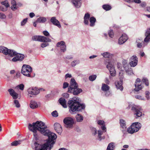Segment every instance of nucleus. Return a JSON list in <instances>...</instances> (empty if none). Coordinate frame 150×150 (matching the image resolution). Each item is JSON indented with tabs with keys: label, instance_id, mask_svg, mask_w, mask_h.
<instances>
[{
	"label": "nucleus",
	"instance_id": "obj_1",
	"mask_svg": "<svg viewBox=\"0 0 150 150\" xmlns=\"http://www.w3.org/2000/svg\"><path fill=\"white\" fill-rule=\"evenodd\" d=\"M43 134L48 137L47 142L42 145L35 142L34 145L35 150H50L54 143V141L57 137L55 134L51 132L48 129Z\"/></svg>",
	"mask_w": 150,
	"mask_h": 150
},
{
	"label": "nucleus",
	"instance_id": "obj_2",
	"mask_svg": "<svg viewBox=\"0 0 150 150\" xmlns=\"http://www.w3.org/2000/svg\"><path fill=\"white\" fill-rule=\"evenodd\" d=\"M28 128L29 130L33 133L34 138L36 141L38 140L40 138L39 131L43 134L47 129L45 123L41 121H37L32 124H29Z\"/></svg>",
	"mask_w": 150,
	"mask_h": 150
},
{
	"label": "nucleus",
	"instance_id": "obj_3",
	"mask_svg": "<svg viewBox=\"0 0 150 150\" xmlns=\"http://www.w3.org/2000/svg\"><path fill=\"white\" fill-rule=\"evenodd\" d=\"M73 100H70L68 102V105L69 107V111L70 113L75 111H81L84 110L85 106L84 104L80 103L79 99L76 97L73 98Z\"/></svg>",
	"mask_w": 150,
	"mask_h": 150
},
{
	"label": "nucleus",
	"instance_id": "obj_4",
	"mask_svg": "<svg viewBox=\"0 0 150 150\" xmlns=\"http://www.w3.org/2000/svg\"><path fill=\"white\" fill-rule=\"evenodd\" d=\"M146 38L144 40V42L139 40L137 41V46L139 48L144 47L147 45L148 43L150 41V29H147L145 33Z\"/></svg>",
	"mask_w": 150,
	"mask_h": 150
},
{
	"label": "nucleus",
	"instance_id": "obj_5",
	"mask_svg": "<svg viewBox=\"0 0 150 150\" xmlns=\"http://www.w3.org/2000/svg\"><path fill=\"white\" fill-rule=\"evenodd\" d=\"M110 59L105 60V64L106 68L109 70L111 75L112 76H115L116 75V71L115 69L114 64Z\"/></svg>",
	"mask_w": 150,
	"mask_h": 150
},
{
	"label": "nucleus",
	"instance_id": "obj_6",
	"mask_svg": "<svg viewBox=\"0 0 150 150\" xmlns=\"http://www.w3.org/2000/svg\"><path fill=\"white\" fill-rule=\"evenodd\" d=\"M141 127V124L138 122L132 123L127 129L128 132L132 134L138 132Z\"/></svg>",
	"mask_w": 150,
	"mask_h": 150
},
{
	"label": "nucleus",
	"instance_id": "obj_7",
	"mask_svg": "<svg viewBox=\"0 0 150 150\" xmlns=\"http://www.w3.org/2000/svg\"><path fill=\"white\" fill-rule=\"evenodd\" d=\"M32 71V69L29 65L23 64L22 67L21 73L26 76L31 77V74Z\"/></svg>",
	"mask_w": 150,
	"mask_h": 150
},
{
	"label": "nucleus",
	"instance_id": "obj_8",
	"mask_svg": "<svg viewBox=\"0 0 150 150\" xmlns=\"http://www.w3.org/2000/svg\"><path fill=\"white\" fill-rule=\"evenodd\" d=\"M28 96L30 98H33L40 93L39 89L36 87H30L27 90Z\"/></svg>",
	"mask_w": 150,
	"mask_h": 150
},
{
	"label": "nucleus",
	"instance_id": "obj_9",
	"mask_svg": "<svg viewBox=\"0 0 150 150\" xmlns=\"http://www.w3.org/2000/svg\"><path fill=\"white\" fill-rule=\"evenodd\" d=\"M14 52L15 53V54L13 55L11 57H14L12 59H9L11 61L13 62H16L17 61H22L24 59L25 56V55L20 54L14 51Z\"/></svg>",
	"mask_w": 150,
	"mask_h": 150
},
{
	"label": "nucleus",
	"instance_id": "obj_10",
	"mask_svg": "<svg viewBox=\"0 0 150 150\" xmlns=\"http://www.w3.org/2000/svg\"><path fill=\"white\" fill-rule=\"evenodd\" d=\"M32 40L33 41L46 42H50L51 41V40L48 37L40 35L33 36L32 38Z\"/></svg>",
	"mask_w": 150,
	"mask_h": 150
},
{
	"label": "nucleus",
	"instance_id": "obj_11",
	"mask_svg": "<svg viewBox=\"0 0 150 150\" xmlns=\"http://www.w3.org/2000/svg\"><path fill=\"white\" fill-rule=\"evenodd\" d=\"M0 52H2L4 54L12 57L13 55L15 54L14 51L8 49L6 47L3 46L0 47Z\"/></svg>",
	"mask_w": 150,
	"mask_h": 150
},
{
	"label": "nucleus",
	"instance_id": "obj_12",
	"mask_svg": "<svg viewBox=\"0 0 150 150\" xmlns=\"http://www.w3.org/2000/svg\"><path fill=\"white\" fill-rule=\"evenodd\" d=\"M63 122L66 127L68 128H72L74 124V119L71 117H65L63 120Z\"/></svg>",
	"mask_w": 150,
	"mask_h": 150
},
{
	"label": "nucleus",
	"instance_id": "obj_13",
	"mask_svg": "<svg viewBox=\"0 0 150 150\" xmlns=\"http://www.w3.org/2000/svg\"><path fill=\"white\" fill-rule=\"evenodd\" d=\"M131 110L138 117H140L142 115V113L141 112L142 109L141 107L139 106L134 105L131 108Z\"/></svg>",
	"mask_w": 150,
	"mask_h": 150
},
{
	"label": "nucleus",
	"instance_id": "obj_14",
	"mask_svg": "<svg viewBox=\"0 0 150 150\" xmlns=\"http://www.w3.org/2000/svg\"><path fill=\"white\" fill-rule=\"evenodd\" d=\"M134 86V90L136 91H138L143 88V86L142 84L141 80L139 78H138L136 80Z\"/></svg>",
	"mask_w": 150,
	"mask_h": 150
},
{
	"label": "nucleus",
	"instance_id": "obj_15",
	"mask_svg": "<svg viewBox=\"0 0 150 150\" xmlns=\"http://www.w3.org/2000/svg\"><path fill=\"white\" fill-rule=\"evenodd\" d=\"M78 84L76 83L75 80L73 78L71 79L70 84L68 88V92H71L72 89L78 87Z\"/></svg>",
	"mask_w": 150,
	"mask_h": 150
},
{
	"label": "nucleus",
	"instance_id": "obj_16",
	"mask_svg": "<svg viewBox=\"0 0 150 150\" xmlns=\"http://www.w3.org/2000/svg\"><path fill=\"white\" fill-rule=\"evenodd\" d=\"M138 58L135 55L132 56L130 59L129 64L131 67H134L138 63Z\"/></svg>",
	"mask_w": 150,
	"mask_h": 150
},
{
	"label": "nucleus",
	"instance_id": "obj_17",
	"mask_svg": "<svg viewBox=\"0 0 150 150\" xmlns=\"http://www.w3.org/2000/svg\"><path fill=\"white\" fill-rule=\"evenodd\" d=\"M110 88V87L107 84L104 83H102L101 89L103 91L105 92V95L106 96H108L110 95V93L109 91Z\"/></svg>",
	"mask_w": 150,
	"mask_h": 150
},
{
	"label": "nucleus",
	"instance_id": "obj_18",
	"mask_svg": "<svg viewBox=\"0 0 150 150\" xmlns=\"http://www.w3.org/2000/svg\"><path fill=\"white\" fill-rule=\"evenodd\" d=\"M123 67L126 74L130 76L134 75V73L132 68L128 66L127 63L124 65Z\"/></svg>",
	"mask_w": 150,
	"mask_h": 150
},
{
	"label": "nucleus",
	"instance_id": "obj_19",
	"mask_svg": "<svg viewBox=\"0 0 150 150\" xmlns=\"http://www.w3.org/2000/svg\"><path fill=\"white\" fill-rule=\"evenodd\" d=\"M73 6L76 8H80L82 4V0H70Z\"/></svg>",
	"mask_w": 150,
	"mask_h": 150
},
{
	"label": "nucleus",
	"instance_id": "obj_20",
	"mask_svg": "<svg viewBox=\"0 0 150 150\" xmlns=\"http://www.w3.org/2000/svg\"><path fill=\"white\" fill-rule=\"evenodd\" d=\"M128 36L125 34H123L118 40V43L119 45H122L125 43L128 39Z\"/></svg>",
	"mask_w": 150,
	"mask_h": 150
},
{
	"label": "nucleus",
	"instance_id": "obj_21",
	"mask_svg": "<svg viewBox=\"0 0 150 150\" xmlns=\"http://www.w3.org/2000/svg\"><path fill=\"white\" fill-rule=\"evenodd\" d=\"M115 84L117 89H119L121 91L123 90V87L122 86L123 84L122 79H120L119 81H115Z\"/></svg>",
	"mask_w": 150,
	"mask_h": 150
},
{
	"label": "nucleus",
	"instance_id": "obj_22",
	"mask_svg": "<svg viewBox=\"0 0 150 150\" xmlns=\"http://www.w3.org/2000/svg\"><path fill=\"white\" fill-rule=\"evenodd\" d=\"M50 21L54 25L56 26L59 28L61 27L59 21L56 19L55 17H53L50 19Z\"/></svg>",
	"mask_w": 150,
	"mask_h": 150
},
{
	"label": "nucleus",
	"instance_id": "obj_23",
	"mask_svg": "<svg viewBox=\"0 0 150 150\" xmlns=\"http://www.w3.org/2000/svg\"><path fill=\"white\" fill-rule=\"evenodd\" d=\"M54 128L56 131L59 134H61L62 131V127L60 125L57 123H55L54 125Z\"/></svg>",
	"mask_w": 150,
	"mask_h": 150
},
{
	"label": "nucleus",
	"instance_id": "obj_24",
	"mask_svg": "<svg viewBox=\"0 0 150 150\" xmlns=\"http://www.w3.org/2000/svg\"><path fill=\"white\" fill-rule=\"evenodd\" d=\"M90 18V15L88 13H86L85 14L83 18V23L85 25H89V21Z\"/></svg>",
	"mask_w": 150,
	"mask_h": 150
},
{
	"label": "nucleus",
	"instance_id": "obj_25",
	"mask_svg": "<svg viewBox=\"0 0 150 150\" xmlns=\"http://www.w3.org/2000/svg\"><path fill=\"white\" fill-rule=\"evenodd\" d=\"M8 91L12 97L13 99H16L18 98V94L15 92L13 89L10 88L8 90Z\"/></svg>",
	"mask_w": 150,
	"mask_h": 150
},
{
	"label": "nucleus",
	"instance_id": "obj_26",
	"mask_svg": "<svg viewBox=\"0 0 150 150\" xmlns=\"http://www.w3.org/2000/svg\"><path fill=\"white\" fill-rule=\"evenodd\" d=\"M97 124L101 126V129L104 131L106 132V128L105 127V122L102 120H98L97 121Z\"/></svg>",
	"mask_w": 150,
	"mask_h": 150
},
{
	"label": "nucleus",
	"instance_id": "obj_27",
	"mask_svg": "<svg viewBox=\"0 0 150 150\" xmlns=\"http://www.w3.org/2000/svg\"><path fill=\"white\" fill-rule=\"evenodd\" d=\"M82 90L81 88H79L77 87L76 88H74L71 91V92H69L71 93H72L74 95H77L82 92Z\"/></svg>",
	"mask_w": 150,
	"mask_h": 150
},
{
	"label": "nucleus",
	"instance_id": "obj_28",
	"mask_svg": "<svg viewBox=\"0 0 150 150\" xmlns=\"http://www.w3.org/2000/svg\"><path fill=\"white\" fill-rule=\"evenodd\" d=\"M30 107L31 108L34 109L38 107V104L36 101L31 100L30 102Z\"/></svg>",
	"mask_w": 150,
	"mask_h": 150
},
{
	"label": "nucleus",
	"instance_id": "obj_29",
	"mask_svg": "<svg viewBox=\"0 0 150 150\" xmlns=\"http://www.w3.org/2000/svg\"><path fill=\"white\" fill-rule=\"evenodd\" d=\"M59 101L60 104L64 108H66L67 107V101L66 100L63 98H61L59 100Z\"/></svg>",
	"mask_w": 150,
	"mask_h": 150
},
{
	"label": "nucleus",
	"instance_id": "obj_30",
	"mask_svg": "<svg viewBox=\"0 0 150 150\" xmlns=\"http://www.w3.org/2000/svg\"><path fill=\"white\" fill-rule=\"evenodd\" d=\"M96 21V19L95 18L93 17H91L89 19V21L90 24H89V25L91 27H93L95 25V23Z\"/></svg>",
	"mask_w": 150,
	"mask_h": 150
},
{
	"label": "nucleus",
	"instance_id": "obj_31",
	"mask_svg": "<svg viewBox=\"0 0 150 150\" xmlns=\"http://www.w3.org/2000/svg\"><path fill=\"white\" fill-rule=\"evenodd\" d=\"M75 118L77 122H82L83 119V117L79 114H77L75 116Z\"/></svg>",
	"mask_w": 150,
	"mask_h": 150
},
{
	"label": "nucleus",
	"instance_id": "obj_32",
	"mask_svg": "<svg viewBox=\"0 0 150 150\" xmlns=\"http://www.w3.org/2000/svg\"><path fill=\"white\" fill-rule=\"evenodd\" d=\"M115 144L114 142L109 143L107 146V150H113L115 147Z\"/></svg>",
	"mask_w": 150,
	"mask_h": 150
},
{
	"label": "nucleus",
	"instance_id": "obj_33",
	"mask_svg": "<svg viewBox=\"0 0 150 150\" xmlns=\"http://www.w3.org/2000/svg\"><path fill=\"white\" fill-rule=\"evenodd\" d=\"M46 19L45 17H41L38 18L37 20V21L39 23H44L46 21Z\"/></svg>",
	"mask_w": 150,
	"mask_h": 150
},
{
	"label": "nucleus",
	"instance_id": "obj_34",
	"mask_svg": "<svg viewBox=\"0 0 150 150\" xmlns=\"http://www.w3.org/2000/svg\"><path fill=\"white\" fill-rule=\"evenodd\" d=\"M101 55L105 58H109L111 56L112 54L109 52H106L104 53H102L101 54Z\"/></svg>",
	"mask_w": 150,
	"mask_h": 150
},
{
	"label": "nucleus",
	"instance_id": "obj_35",
	"mask_svg": "<svg viewBox=\"0 0 150 150\" xmlns=\"http://www.w3.org/2000/svg\"><path fill=\"white\" fill-rule=\"evenodd\" d=\"M106 132L104 131L103 130L101 131L100 129H99L98 131V138L100 139V140L102 139L101 137V135L103 134V132Z\"/></svg>",
	"mask_w": 150,
	"mask_h": 150
},
{
	"label": "nucleus",
	"instance_id": "obj_36",
	"mask_svg": "<svg viewBox=\"0 0 150 150\" xmlns=\"http://www.w3.org/2000/svg\"><path fill=\"white\" fill-rule=\"evenodd\" d=\"M120 126L123 128H126L125 121L122 119H120Z\"/></svg>",
	"mask_w": 150,
	"mask_h": 150
},
{
	"label": "nucleus",
	"instance_id": "obj_37",
	"mask_svg": "<svg viewBox=\"0 0 150 150\" xmlns=\"http://www.w3.org/2000/svg\"><path fill=\"white\" fill-rule=\"evenodd\" d=\"M102 7L103 9L106 11L110 10L112 8L108 4L104 5Z\"/></svg>",
	"mask_w": 150,
	"mask_h": 150
},
{
	"label": "nucleus",
	"instance_id": "obj_38",
	"mask_svg": "<svg viewBox=\"0 0 150 150\" xmlns=\"http://www.w3.org/2000/svg\"><path fill=\"white\" fill-rule=\"evenodd\" d=\"M24 85L23 84H21L19 85H17L15 87V89L19 88L21 91H23L24 89Z\"/></svg>",
	"mask_w": 150,
	"mask_h": 150
},
{
	"label": "nucleus",
	"instance_id": "obj_39",
	"mask_svg": "<svg viewBox=\"0 0 150 150\" xmlns=\"http://www.w3.org/2000/svg\"><path fill=\"white\" fill-rule=\"evenodd\" d=\"M80 61L79 60H76L72 62L71 63V65L72 67H75L76 65L79 64Z\"/></svg>",
	"mask_w": 150,
	"mask_h": 150
},
{
	"label": "nucleus",
	"instance_id": "obj_40",
	"mask_svg": "<svg viewBox=\"0 0 150 150\" xmlns=\"http://www.w3.org/2000/svg\"><path fill=\"white\" fill-rule=\"evenodd\" d=\"M97 77V76L96 75H93L90 76L88 78V79L91 81H94Z\"/></svg>",
	"mask_w": 150,
	"mask_h": 150
},
{
	"label": "nucleus",
	"instance_id": "obj_41",
	"mask_svg": "<svg viewBox=\"0 0 150 150\" xmlns=\"http://www.w3.org/2000/svg\"><path fill=\"white\" fill-rule=\"evenodd\" d=\"M21 141H15L11 143V145L12 146H17L21 144Z\"/></svg>",
	"mask_w": 150,
	"mask_h": 150
},
{
	"label": "nucleus",
	"instance_id": "obj_42",
	"mask_svg": "<svg viewBox=\"0 0 150 150\" xmlns=\"http://www.w3.org/2000/svg\"><path fill=\"white\" fill-rule=\"evenodd\" d=\"M65 44V42L62 41L58 42L57 43L56 45L57 47L60 48Z\"/></svg>",
	"mask_w": 150,
	"mask_h": 150
},
{
	"label": "nucleus",
	"instance_id": "obj_43",
	"mask_svg": "<svg viewBox=\"0 0 150 150\" xmlns=\"http://www.w3.org/2000/svg\"><path fill=\"white\" fill-rule=\"evenodd\" d=\"M142 81L143 83H144L145 85L148 86L149 85L148 80L146 78H144L142 79Z\"/></svg>",
	"mask_w": 150,
	"mask_h": 150
},
{
	"label": "nucleus",
	"instance_id": "obj_44",
	"mask_svg": "<svg viewBox=\"0 0 150 150\" xmlns=\"http://www.w3.org/2000/svg\"><path fill=\"white\" fill-rule=\"evenodd\" d=\"M60 48V51L62 52H65L66 51V46L65 44L64 45Z\"/></svg>",
	"mask_w": 150,
	"mask_h": 150
},
{
	"label": "nucleus",
	"instance_id": "obj_45",
	"mask_svg": "<svg viewBox=\"0 0 150 150\" xmlns=\"http://www.w3.org/2000/svg\"><path fill=\"white\" fill-rule=\"evenodd\" d=\"M14 103L16 107L18 108L20 107V105L18 100H15L14 101Z\"/></svg>",
	"mask_w": 150,
	"mask_h": 150
},
{
	"label": "nucleus",
	"instance_id": "obj_46",
	"mask_svg": "<svg viewBox=\"0 0 150 150\" xmlns=\"http://www.w3.org/2000/svg\"><path fill=\"white\" fill-rule=\"evenodd\" d=\"M1 4L3 5V6L6 7V8H8V7L9 6V5L8 3V2L7 1H2L1 2Z\"/></svg>",
	"mask_w": 150,
	"mask_h": 150
},
{
	"label": "nucleus",
	"instance_id": "obj_47",
	"mask_svg": "<svg viewBox=\"0 0 150 150\" xmlns=\"http://www.w3.org/2000/svg\"><path fill=\"white\" fill-rule=\"evenodd\" d=\"M28 18H25L21 22V25L23 26L25 25L27 21Z\"/></svg>",
	"mask_w": 150,
	"mask_h": 150
},
{
	"label": "nucleus",
	"instance_id": "obj_48",
	"mask_svg": "<svg viewBox=\"0 0 150 150\" xmlns=\"http://www.w3.org/2000/svg\"><path fill=\"white\" fill-rule=\"evenodd\" d=\"M124 71L121 70L119 73V76L120 77V79H122L123 78Z\"/></svg>",
	"mask_w": 150,
	"mask_h": 150
},
{
	"label": "nucleus",
	"instance_id": "obj_49",
	"mask_svg": "<svg viewBox=\"0 0 150 150\" xmlns=\"http://www.w3.org/2000/svg\"><path fill=\"white\" fill-rule=\"evenodd\" d=\"M7 10V8L3 5L0 6V10L3 11H5Z\"/></svg>",
	"mask_w": 150,
	"mask_h": 150
},
{
	"label": "nucleus",
	"instance_id": "obj_50",
	"mask_svg": "<svg viewBox=\"0 0 150 150\" xmlns=\"http://www.w3.org/2000/svg\"><path fill=\"white\" fill-rule=\"evenodd\" d=\"M127 1L129 2H134L137 4H140L141 2V1L140 0H128Z\"/></svg>",
	"mask_w": 150,
	"mask_h": 150
},
{
	"label": "nucleus",
	"instance_id": "obj_51",
	"mask_svg": "<svg viewBox=\"0 0 150 150\" xmlns=\"http://www.w3.org/2000/svg\"><path fill=\"white\" fill-rule=\"evenodd\" d=\"M135 97L136 98L138 99L139 100H144L145 99L144 98H143L142 96L140 95H136L135 96Z\"/></svg>",
	"mask_w": 150,
	"mask_h": 150
},
{
	"label": "nucleus",
	"instance_id": "obj_52",
	"mask_svg": "<svg viewBox=\"0 0 150 150\" xmlns=\"http://www.w3.org/2000/svg\"><path fill=\"white\" fill-rule=\"evenodd\" d=\"M91 131L92 134L94 135H96L97 133V130L95 128H93L91 129Z\"/></svg>",
	"mask_w": 150,
	"mask_h": 150
},
{
	"label": "nucleus",
	"instance_id": "obj_53",
	"mask_svg": "<svg viewBox=\"0 0 150 150\" xmlns=\"http://www.w3.org/2000/svg\"><path fill=\"white\" fill-rule=\"evenodd\" d=\"M6 16L2 13H0V18L1 19H5L6 18Z\"/></svg>",
	"mask_w": 150,
	"mask_h": 150
},
{
	"label": "nucleus",
	"instance_id": "obj_54",
	"mask_svg": "<svg viewBox=\"0 0 150 150\" xmlns=\"http://www.w3.org/2000/svg\"><path fill=\"white\" fill-rule=\"evenodd\" d=\"M18 7L17 6V5H14L11 6V9L13 11L16 10L18 8Z\"/></svg>",
	"mask_w": 150,
	"mask_h": 150
},
{
	"label": "nucleus",
	"instance_id": "obj_55",
	"mask_svg": "<svg viewBox=\"0 0 150 150\" xmlns=\"http://www.w3.org/2000/svg\"><path fill=\"white\" fill-rule=\"evenodd\" d=\"M52 115L54 117H57L58 116V113L56 111H53L52 113Z\"/></svg>",
	"mask_w": 150,
	"mask_h": 150
},
{
	"label": "nucleus",
	"instance_id": "obj_56",
	"mask_svg": "<svg viewBox=\"0 0 150 150\" xmlns=\"http://www.w3.org/2000/svg\"><path fill=\"white\" fill-rule=\"evenodd\" d=\"M109 36L112 38L114 36V33L112 30H110L108 33Z\"/></svg>",
	"mask_w": 150,
	"mask_h": 150
},
{
	"label": "nucleus",
	"instance_id": "obj_57",
	"mask_svg": "<svg viewBox=\"0 0 150 150\" xmlns=\"http://www.w3.org/2000/svg\"><path fill=\"white\" fill-rule=\"evenodd\" d=\"M69 84L67 82H64L63 84V88L64 89L66 88L69 86Z\"/></svg>",
	"mask_w": 150,
	"mask_h": 150
},
{
	"label": "nucleus",
	"instance_id": "obj_58",
	"mask_svg": "<svg viewBox=\"0 0 150 150\" xmlns=\"http://www.w3.org/2000/svg\"><path fill=\"white\" fill-rule=\"evenodd\" d=\"M49 45V44L47 43H42L41 45V46L42 48H44L47 47Z\"/></svg>",
	"mask_w": 150,
	"mask_h": 150
},
{
	"label": "nucleus",
	"instance_id": "obj_59",
	"mask_svg": "<svg viewBox=\"0 0 150 150\" xmlns=\"http://www.w3.org/2000/svg\"><path fill=\"white\" fill-rule=\"evenodd\" d=\"M43 33L45 36H48L50 35V34L46 30L43 31Z\"/></svg>",
	"mask_w": 150,
	"mask_h": 150
},
{
	"label": "nucleus",
	"instance_id": "obj_60",
	"mask_svg": "<svg viewBox=\"0 0 150 150\" xmlns=\"http://www.w3.org/2000/svg\"><path fill=\"white\" fill-rule=\"evenodd\" d=\"M62 96L65 98H68L69 97V95L67 93H64L62 94Z\"/></svg>",
	"mask_w": 150,
	"mask_h": 150
},
{
	"label": "nucleus",
	"instance_id": "obj_61",
	"mask_svg": "<svg viewBox=\"0 0 150 150\" xmlns=\"http://www.w3.org/2000/svg\"><path fill=\"white\" fill-rule=\"evenodd\" d=\"M72 77V76L71 74H66L65 76V79H67V78H71Z\"/></svg>",
	"mask_w": 150,
	"mask_h": 150
},
{
	"label": "nucleus",
	"instance_id": "obj_62",
	"mask_svg": "<svg viewBox=\"0 0 150 150\" xmlns=\"http://www.w3.org/2000/svg\"><path fill=\"white\" fill-rule=\"evenodd\" d=\"M105 82L106 84H109L110 83V81L107 78H106L105 80Z\"/></svg>",
	"mask_w": 150,
	"mask_h": 150
},
{
	"label": "nucleus",
	"instance_id": "obj_63",
	"mask_svg": "<svg viewBox=\"0 0 150 150\" xmlns=\"http://www.w3.org/2000/svg\"><path fill=\"white\" fill-rule=\"evenodd\" d=\"M11 4L12 5H16V2L15 0H11Z\"/></svg>",
	"mask_w": 150,
	"mask_h": 150
},
{
	"label": "nucleus",
	"instance_id": "obj_64",
	"mask_svg": "<svg viewBox=\"0 0 150 150\" xmlns=\"http://www.w3.org/2000/svg\"><path fill=\"white\" fill-rule=\"evenodd\" d=\"M29 16L30 18H32L35 16V14L33 13H30L29 14Z\"/></svg>",
	"mask_w": 150,
	"mask_h": 150
}]
</instances>
